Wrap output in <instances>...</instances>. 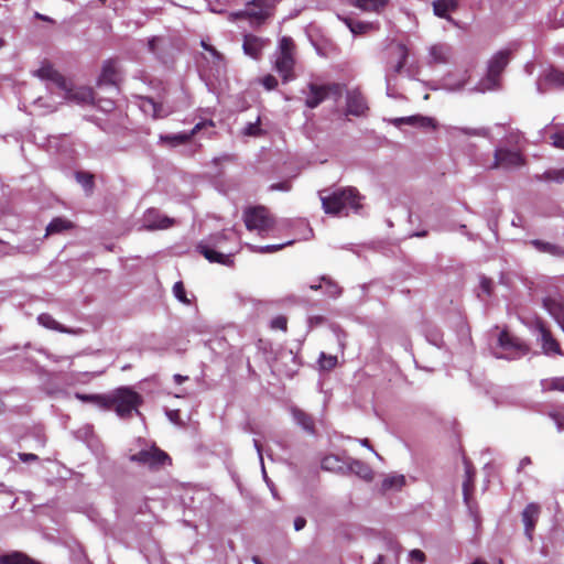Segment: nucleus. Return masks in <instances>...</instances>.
I'll return each instance as SVG.
<instances>
[{
  "label": "nucleus",
  "mask_w": 564,
  "mask_h": 564,
  "mask_svg": "<svg viewBox=\"0 0 564 564\" xmlns=\"http://www.w3.org/2000/svg\"><path fill=\"white\" fill-rule=\"evenodd\" d=\"M239 236L234 229L215 234L202 240L197 250L209 262L230 264L232 256L238 252Z\"/></svg>",
  "instance_id": "1"
},
{
  "label": "nucleus",
  "mask_w": 564,
  "mask_h": 564,
  "mask_svg": "<svg viewBox=\"0 0 564 564\" xmlns=\"http://www.w3.org/2000/svg\"><path fill=\"white\" fill-rule=\"evenodd\" d=\"M322 207L327 215L340 216L360 214L364 197L357 188L348 186L335 191L324 189L319 192Z\"/></svg>",
  "instance_id": "2"
},
{
  "label": "nucleus",
  "mask_w": 564,
  "mask_h": 564,
  "mask_svg": "<svg viewBox=\"0 0 564 564\" xmlns=\"http://www.w3.org/2000/svg\"><path fill=\"white\" fill-rule=\"evenodd\" d=\"M35 75L42 80L54 85L61 91V97L65 100L77 104H89L95 101L93 89L88 87H72L68 82L50 64H43L35 72Z\"/></svg>",
  "instance_id": "3"
},
{
  "label": "nucleus",
  "mask_w": 564,
  "mask_h": 564,
  "mask_svg": "<svg viewBox=\"0 0 564 564\" xmlns=\"http://www.w3.org/2000/svg\"><path fill=\"white\" fill-rule=\"evenodd\" d=\"M295 45L291 37L283 36L279 41L274 53V69L282 77L284 83L295 79Z\"/></svg>",
  "instance_id": "4"
},
{
  "label": "nucleus",
  "mask_w": 564,
  "mask_h": 564,
  "mask_svg": "<svg viewBox=\"0 0 564 564\" xmlns=\"http://www.w3.org/2000/svg\"><path fill=\"white\" fill-rule=\"evenodd\" d=\"M390 67L397 74H405L410 77L415 76L419 72L415 57L403 42H390Z\"/></svg>",
  "instance_id": "5"
},
{
  "label": "nucleus",
  "mask_w": 564,
  "mask_h": 564,
  "mask_svg": "<svg viewBox=\"0 0 564 564\" xmlns=\"http://www.w3.org/2000/svg\"><path fill=\"white\" fill-rule=\"evenodd\" d=\"M243 221L249 231L265 236L273 228V219L263 206L249 207L243 212Z\"/></svg>",
  "instance_id": "6"
},
{
  "label": "nucleus",
  "mask_w": 564,
  "mask_h": 564,
  "mask_svg": "<svg viewBox=\"0 0 564 564\" xmlns=\"http://www.w3.org/2000/svg\"><path fill=\"white\" fill-rule=\"evenodd\" d=\"M141 403V397L129 388H120L116 394L110 398V409L115 406V411L121 419L129 417L132 412H138Z\"/></svg>",
  "instance_id": "7"
},
{
  "label": "nucleus",
  "mask_w": 564,
  "mask_h": 564,
  "mask_svg": "<svg viewBox=\"0 0 564 564\" xmlns=\"http://www.w3.org/2000/svg\"><path fill=\"white\" fill-rule=\"evenodd\" d=\"M274 0H251L245 10L234 13L236 18H248L251 24H259L270 14Z\"/></svg>",
  "instance_id": "8"
},
{
  "label": "nucleus",
  "mask_w": 564,
  "mask_h": 564,
  "mask_svg": "<svg viewBox=\"0 0 564 564\" xmlns=\"http://www.w3.org/2000/svg\"><path fill=\"white\" fill-rule=\"evenodd\" d=\"M498 346L506 351V357L510 359L525 356L530 351L529 345L521 338L512 335L508 329L500 332Z\"/></svg>",
  "instance_id": "9"
},
{
  "label": "nucleus",
  "mask_w": 564,
  "mask_h": 564,
  "mask_svg": "<svg viewBox=\"0 0 564 564\" xmlns=\"http://www.w3.org/2000/svg\"><path fill=\"white\" fill-rule=\"evenodd\" d=\"M511 50H502L496 53L488 63L487 82L489 88L500 87V77L511 58Z\"/></svg>",
  "instance_id": "10"
},
{
  "label": "nucleus",
  "mask_w": 564,
  "mask_h": 564,
  "mask_svg": "<svg viewBox=\"0 0 564 564\" xmlns=\"http://www.w3.org/2000/svg\"><path fill=\"white\" fill-rule=\"evenodd\" d=\"M130 460L151 469H155L170 463V457L165 452L156 448L155 446H151L132 454L130 456Z\"/></svg>",
  "instance_id": "11"
},
{
  "label": "nucleus",
  "mask_w": 564,
  "mask_h": 564,
  "mask_svg": "<svg viewBox=\"0 0 564 564\" xmlns=\"http://www.w3.org/2000/svg\"><path fill=\"white\" fill-rule=\"evenodd\" d=\"M534 328L540 334V341H541V348L543 354L550 356V355H558L563 356L564 352L561 348L560 343L554 337L553 333L551 332L550 327L545 323L544 319L541 317H536L534 319Z\"/></svg>",
  "instance_id": "12"
},
{
  "label": "nucleus",
  "mask_w": 564,
  "mask_h": 564,
  "mask_svg": "<svg viewBox=\"0 0 564 564\" xmlns=\"http://www.w3.org/2000/svg\"><path fill=\"white\" fill-rule=\"evenodd\" d=\"M527 160L520 151L509 150L507 148H497L494 154L491 169H513L525 165Z\"/></svg>",
  "instance_id": "13"
},
{
  "label": "nucleus",
  "mask_w": 564,
  "mask_h": 564,
  "mask_svg": "<svg viewBox=\"0 0 564 564\" xmlns=\"http://www.w3.org/2000/svg\"><path fill=\"white\" fill-rule=\"evenodd\" d=\"M310 94L306 98V106L308 108H316L328 94H333L336 97H340L344 86L340 84H330L326 86H318L310 84Z\"/></svg>",
  "instance_id": "14"
},
{
  "label": "nucleus",
  "mask_w": 564,
  "mask_h": 564,
  "mask_svg": "<svg viewBox=\"0 0 564 564\" xmlns=\"http://www.w3.org/2000/svg\"><path fill=\"white\" fill-rule=\"evenodd\" d=\"M541 507L535 502L527 505V507L523 509L521 513L522 523L524 525V534L529 539V541L533 540V533L535 530V525L539 521Z\"/></svg>",
  "instance_id": "15"
},
{
  "label": "nucleus",
  "mask_w": 564,
  "mask_h": 564,
  "mask_svg": "<svg viewBox=\"0 0 564 564\" xmlns=\"http://www.w3.org/2000/svg\"><path fill=\"white\" fill-rule=\"evenodd\" d=\"M174 220L161 215L155 209H149L143 216L142 227L148 230L166 229L173 225Z\"/></svg>",
  "instance_id": "16"
},
{
  "label": "nucleus",
  "mask_w": 564,
  "mask_h": 564,
  "mask_svg": "<svg viewBox=\"0 0 564 564\" xmlns=\"http://www.w3.org/2000/svg\"><path fill=\"white\" fill-rule=\"evenodd\" d=\"M120 79V72L117 65L109 61L104 64L98 85L115 88Z\"/></svg>",
  "instance_id": "17"
},
{
  "label": "nucleus",
  "mask_w": 564,
  "mask_h": 564,
  "mask_svg": "<svg viewBox=\"0 0 564 564\" xmlns=\"http://www.w3.org/2000/svg\"><path fill=\"white\" fill-rule=\"evenodd\" d=\"M205 126L213 127L214 124L212 121L199 122L193 128V130L189 133L181 132L176 134L161 135L160 139L161 141L167 142L171 145H180L187 142L197 131H199Z\"/></svg>",
  "instance_id": "18"
},
{
  "label": "nucleus",
  "mask_w": 564,
  "mask_h": 564,
  "mask_svg": "<svg viewBox=\"0 0 564 564\" xmlns=\"http://www.w3.org/2000/svg\"><path fill=\"white\" fill-rule=\"evenodd\" d=\"M367 105L365 98L358 90H350L347 93V111L354 116H361L365 113Z\"/></svg>",
  "instance_id": "19"
},
{
  "label": "nucleus",
  "mask_w": 564,
  "mask_h": 564,
  "mask_svg": "<svg viewBox=\"0 0 564 564\" xmlns=\"http://www.w3.org/2000/svg\"><path fill=\"white\" fill-rule=\"evenodd\" d=\"M451 57V47L447 44H434L429 50L430 64H446Z\"/></svg>",
  "instance_id": "20"
},
{
  "label": "nucleus",
  "mask_w": 564,
  "mask_h": 564,
  "mask_svg": "<svg viewBox=\"0 0 564 564\" xmlns=\"http://www.w3.org/2000/svg\"><path fill=\"white\" fill-rule=\"evenodd\" d=\"M543 307L557 322L564 323V303L561 299L546 296L543 300Z\"/></svg>",
  "instance_id": "21"
},
{
  "label": "nucleus",
  "mask_w": 564,
  "mask_h": 564,
  "mask_svg": "<svg viewBox=\"0 0 564 564\" xmlns=\"http://www.w3.org/2000/svg\"><path fill=\"white\" fill-rule=\"evenodd\" d=\"M267 42L254 35H246L243 39V52L246 55L258 58L264 48Z\"/></svg>",
  "instance_id": "22"
},
{
  "label": "nucleus",
  "mask_w": 564,
  "mask_h": 564,
  "mask_svg": "<svg viewBox=\"0 0 564 564\" xmlns=\"http://www.w3.org/2000/svg\"><path fill=\"white\" fill-rule=\"evenodd\" d=\"M346 473H351L364 480L372 479L371 468L361 460L347 458Z\"/></svg>",
  "instance_id": "23"
},
{
  "label": "nucleus",
  "mask_w": 564,
  "mask_h": 564,
  "mask_svg": "<svg viewBox=\"0 0 564 564\" xmlns=\"http://www.w3.org/2000/svg\"><path fill=\"white\" fill-rule=\"evenodd\" d=\"M535 250L543 253H549L553 257L564 258V247L541 239H532L528 242Z\"/></svg>",
  "instance_id": "24"
},
{
  "label": "nucleus",
  "mask_w": 564,
  "mask_h": 564,
  "mask_svg": "<svg viewBox=\"0 0 564 564\" xmlns=\"http://www.w3.org/2000/svg\"><path fill=\"white\" fill-rule=\"evenodd\" d=\"M542 80L552 88L564 89V70L552 66L544 73Z\"/></svg>",
  "instance_id": "25"
},
{
  "label": "nucleus",
  "mask_w": 564,
  "mask_h": 564,
  "mask_svg": "<svg viewBox=\"0 0 564 564\" xmlns=\"http://www.w3.org/2000/svg\"><path fill=\"white\" fill-rule=\"evenodd\" d=\"M391 123H393L397 127H400L403 123H409L412 126H417L422 128H435L434 119L430 117H423V116H411L406 118H395L390 120Z\"/></svg>",
  "instance_id": "26"
},
{
  "label": "nucleus",
  "mask_w": 564,
  "mask_h": 564,
  "mask_svg": "<svg viewBox=\"0 0 564 564\" xmlns=\"http://www.w3.org/2000/svg\"><path fill=\"white\" fill-rule=\"evenodd\" d=\"M37 322L41 326H43L47 329H51V330H56V332L65 333V334H77L78 333L77 330H74V329L63 326L52 315H50L47 313L40 314L37 316Z\"/></svg>",
  "instance_id": "27"
},
{
  "label": "nucleus",
  "mask_w": 564,
  "mask_h": 564,
  "mask_svg": "<svg viewBox=\"0 0 564 564\" xmlns=\"http://www.w3.org/2000/svg\"><path fill=\"white\" fill-rule=\"evenodd\" d=\"M291 413L295 423L300 425L304 431L311 434L315 432L314 421L311 415L295 406L291 409Z\"/></svg>",
  "instance_id": "28"
},
{
  "label": "nucleus",
  "mask_w": 564,
  "mask_h": 564,
  "mask_svg": "<svg viewBox=\"0 0 564 564\" xmlns=\"http://www.w3.org/2000/svg\"><path fill=\"white\" fill-rule=\"evenodd\" d=\"M462 0H435L433 3L434 13L444 19L449 18V12L455 11Z\"/></svg>",
  "instance_id": "29"
},
{
  "label": "nucleus",
  "mask_w": 564,
  "mask_h": 564,
  "mask_svg": "<svg viewBox=\"0 0 564 564\" xmlns=\"http://www.w3.org/2000/svg\"><path fill=\"white\" fill-rule=\"evenodd\" d=\"M343 21L354 35L366 34L377 29V25L371 22L354 21L350 18H343Z\"/></svg>",
  "instance_id": "30"
},
{
  "label": "nucleus",
  "mask_w": 564,
  "mask_h": 564,
  "mask_svg": "<svg viewBox=\"0 0 564 564\" xmlns=\"http://www.w3.org/2000/svg\"><path fill=\"white\" fill-rule=\"evenodd\" d=\"M349 2L367 12H380L387 6V0H349Z\"/></svg>",
  "instance_id": "31"
},
{
  "label": "nucleus",
  "mask_w": 564,
  "mask_h": 564,
  "mask_svg": "<svg viewBox=\"0 0 564 564\" xmlns=\"http://www.w3.org/2000/svg\"><path fill=\"white\" fill-rule=\"evenodd\" d=\"M346 460H341L337 456L328 455L322 460V468L335 473H346Z\"/></svg>",
  "instance_id": "32"
},
{
  "label": "nucleus",
  "mask_w": 564,
  "mask_h": 564,
  "mask_svg": "<svg viewBox=\"0 0 564 564\" xmlns=\"http://www.w3.org/2000/svg\"><path fill=\"white\" fill-rule=\"evenodd\" d=\"M76 399L83 402H91L96 404L100 409H110V397L101 395V394H84L76 393Z\"/></svg>",
  "instance_id": "33"
},
{
  "label": "nucleus",
  "mask_w": 564,
  "mask_h": 564,
  "mask_svg": "<svg viewBox=\"0 0 564 564\" xmlns=\"http://www.w3.org/2000/svg\"><path fill=\"white\" fill-rule=\"evenodd\" d=\"M540 387L543 392H564V377L542 379L540 381Z\"/></svg>",
  "instance_id": "34"
},
{
  "label": "nucleus",
  "mask_w": 564,
  "mask_h": 564,
  "mask_svg": "<svg viewBox=\"0 0 564 564\" xmlns=\"http://www.w3.org/2000/svg\"><path fill=\"white\" fill-rule=\"evenodd\" d=\"M474 488H475V470L473 467L467 466L466 471H465V480L463 482V494H464V499L466 502L470 499V497L474 492Z\"/></svg>",
  "instance_id": "35"
},
{
  "label": "nucleus",
  "mask_w": 564,
  "mask_h": 564,
  "mask_svg": "<svg viewBox=\"0 0 564 564\" xmlns=\"http://www.w3.org/2000/svg\"><path fill=\"white\" fill-rule=\"evenodd\" d=\"M0 564H34V561L21 552H12L0 557Z\"/></svg>",
  "instance_id": "36"
},
{
  "label": "nucleus",
  "mask_w": 564,
  "mask_h": 564,
  "mask_svg": "<svg viewBox=\"0 0 564 564\" xmlns=\"http://www.w3.org/2000/svg\"><path fill=\"white\" fill-rule=\"evenodd\" d=\"M72 227V223L65 218H54L46 227V236L58 234Z\"/></svg>",
  "instance_id": "37"
},
{
  "label": "nucleus",
  "mask_w": 564,
  "mask_h": 564,
  "mask_svg": "<svg viewBox=\"0 0 564 564\" xmlns=\"http://www.w3.org/2000/svg\"><path fill=\"white\" fill-rule=\"evenodd\" d=\"M322 281L324 282V286L322 285H312L311 288L313 290H317L319 288H324V292L330 296V297H337L340 295L341 293V289L333 281H330L329 279L323 276L322 278Z\"/></svg>",
  "instance_id": "38"
},
{
  "label": "nucleus",
  "mask_w": 564,
  "mask_h": 564,
  "mask_svg": "<svg viewBox=\"0 0 564 564\" xmlns=\"http://www.w3.org/2000/svg\"><path fill=\"white\" fill-rule=\"evenodd\" d=\"M293 243V240H290V241H286L284 243H279V245H267V246H253V245H247V247L252 251V252H258V253H271V252H275V251H279L281 250L282 248H284L285 246H290Z\"/></svg>",
  "instance_id": "39"
},
{
  "label": "nucleus",
  "mask_w": 564,
  "mask_h": 564,
  "mask_svg": "<svg viewBox=\"0 0 564 564\" xmlns=\"http://www.w3.org/2000/svg\"><path fill=\"white\" fill-rule=\"evenodd\" d=\"M538 181L564 182V169H554L545 171L542 175H535Z\"/></svg>",
  "instance_id": "40"
},
{
  "label": "nucleus",
  "mask_w": 564,
  "mask_h": 564,
  "mask_svg": "<svg viewBox=\"0 0 564 564\" xmlns=\"http://www.w3.org/2000/svg\"><path fill=\"white\" fill-rule=\"evenodd\" d=\"M200 45L206 52L209 53L216 66L220 68L224 61L223 55L214 46L208 44L207 41L205 40H202Z\"/></svg>",
  "instance_id": "41"
},
{
  "label": "nucleus",
  "mask_w": 564,
  "mask_h": 564,
  "mask_svg": "<svg viewBox=\"0 0 564 564\" xmlns=\"http://www.w3.org/2000/svg\"><path fill=\"white\" fill-rule=\"evenodd\" d=\"M173 294L181 303L186 305L191 304V300L186 295L183 282L178 281L173 285Z\"/></svg>",
  "instance_id": "42"
},
{
  "label": "nucleus",
  "mask_w": 564,
  "mask_h": 564,
  "mask_svg": "<svg viewBox=\"0 0 564 564\" xmlns=\"http://www.w3.org/2000/svg\"><path fill=\"white\" fill-rule=\"evenodd\" d=\"M242 133L248 137H259L262 134V129L260 128V118L258 117L254 122H249L245 128Z\"/></svg>",
  "instance_id": "43"
},
{
  "label": "nucleus",
  "mask_w": 564,
  "mask_h": 564,
  "mask_svg": "<svg viewBox=\"0 0 564 564\" xmlns=\"http://www.w3.org/2000/svg\"><path fill=\"white\" fill-rule=\"evenodd\" d=\"M164 43H165V40L163 37L153 36L152 39H150L148 41L149 52H151L152 54L159 56L160 48L164 45Z\"/></svg>",
  "instance_id": "44"
},
{
  "label": "nucleus",
  "mask_w": 564,
  "mask_h": 564,
  "mask_svg": "<svg viewBox=\"0 0 564 564\" xmlns=\"http://www.w3.org/2000/svg\"><path fill=\"white\" fill-rule=\"evenodd\" d=\"M77 182L85 188V191H90L94 185L93 175L87 173H77L76 174Z\"/></svg>",
  "instance_id": "45"
},
{
  "label": "nucleus",
  "mask_w": 564,
  "mask_h": 564,
  "mask_svg": "<svg viewBox=\"0 0 564 564\" xmlns=\"http://www.w3.org/2000/svg\"><path fill=\"white\" fill-rule=\"evenodd\" d=\"M319 365L323 369H332L337 365L336 356H327L324 352L321 354Z\"/></svg>",
  "instance_id": "46"
},
{
  "label": "nucleus",
  "mask_w": 564,
  "mask_h": 564,
  "mask_svg": "<svg viewBox=\"0 0 564 564\" xmlns=\"http://www.w3.org/2000/svg\"><path fill=\"white\" fill-rule=\"evenodd\" d=\"M406 480L404 475L392 474L390 475V489H401L405 485Z\"/></svg>",
  "instance_id": "47"
},
{
  "label": "nucleus",
  "mask_w": 564,
  "mask_h": 564,
  "mask_svg": "<svg viewBox=\"0 0 564 564\" xmlns=\"http://www.w3.org/2000/svg\"><path fill=\"white\" fill-rule=\"evenodd\" d=\"M409 557L412 564H424L426 561L424 552L419 549L412 550L409 554Z\"/></svg>",
  "instance_id": "48"
},
{
  "label": "nucleus",
  "mask_w": 564,
  "mask_h": 564,
  "mask_svg": "<svg viewBox=\"0 0 564 564\" xmlns=\"http://www.w3.org/2000/svg\"><path fill=\"white\" fill-rule=\"evenodd\" d=\"M480 290L487 296H491L494 293V282L491 279L487 276H481L480 279Z\"/></svg>",
  "instance_id": "49"
},
{
  "label": "nucleus",
  "mask_w": 564,
  "mask_h": 564,
  "mask_svg": "<svg viewBox=\"0 0 564 564\" xmlns=\"http://www.w3.org/2000/svg\"><path fill=\"white\" fill-rule=\"evenodd\" d=\"M288 319L285 316L279 315L271 321L273 329L286 330Z\"/></svg>",
  "instance_id": "50"
},
{
  "label": "nucleus",
  "mask_w": 564,
  "mask_h": 564,
  "mask_svg": "<svg viewBox=\"0 0 564 564\" xmlns=\"http://www.w3.org/2000/svg\"><path fill=\"white\" fill-rule=\"evenodd\" d=\"M253 445H254V448L257 449V453H258V456H259V459H260V463H261V469H262L263 479L270 486V480H269V478L267 476V473H265V469H264L261 445H260V443L257 440H253Z\"/></svg>",
  "instance_id": "51"
},
{
  "label": "nucleus",
  "mask_w": 564,
  "mask_h": 564,
  "mask_svg": "<svg viewBox=\"0 0 564 564\" xmlns=\"http://www.w3.org/2000/svg\"><path fill=\"white\" fill-rule=\"evenodd\" d=\"M265 89L272 90L278 86V79L273 75H267L261 80Z\"/></svg>",
  "instance_id": "52"
},
{
  "label": "nucleus",
  "mask_w": 564,
  "mask_h": 564,
  "mask_svg": "<svg viewBox=\"0 0 564 564\" xmlns=\"http://www.w3.org/2000/svg\"><path fill=\"white\" fill-rule=\"evenodd\" d=\"M142 108L144 111L152 110L153 117L155 118L161 117V115L158 111L156 105L151 99H145L142 104Z\"/></svg>",
  "instance_id": "53"
},
{
  "label": "nucleus",
  "mask_w": 564,
  "mask_h": 564,
  "mask_svg": "<svg viewBox=\"0 0 564 564\" xmlns=\"http://www.w3.org/2000/svg\"><path fill=\"white\" fill-rule=\"evenodd\" d=\"M555 148L564 150V133L557 132L551 137Z\"/></svg>",
  "instance_id": "54"
},
{
  "label": "nucleus",
  "mask_w": 564,
  "mask_h": 564,
  "mask_svg": "<svg viewBox=\"0 0 564 564\" xmlns=\"http://www.w3.org/2000/svg\"><path fill=\"white\" fill-rule=\"evenodd\" d=\"M550 416L555 421L558 430H564V414L558 412L550 413Z\"/></svg>",
  "instance_id": "55"
},
{
  "label": "nucleus",
  "mask_w": 564,
  "mask_h": 564,
  "mask_svg": "<svg viewBox=\"0 0 564 564\" xmlns=\"http://www.w3.org/2000/svg\"><path fill=\"white\" fill-rule=\"evenodd\" d=\"M271 191H284L288 192L291 189L290 182H281V183H274L270 186Z\"/></svg>",
  "instance_id": "56"
},
{
  "label": "nucleus",
  "mask_w": 564,
  "mask_h": 564,
  "mask_svg": "<svg viewBox=\"0 0 564 564\" xmlns=\"http://www.w3.org/2000/svg\"><path fill=\"white\" fill-rule=\"evenodd\" d=\"M19 458L24 463H29L36 460L37 456L35 454L19 453Z\"/></svg>",
  "instance_id": "57"
},
{
  "label": "nucleus",
  "mask_w": 564,
  "mask_h": 564,
  "mask_svg": "<svg viewBox=\"0 0 564 564\" xmlns=\"http://www.w3.org/2000/svg\"><path fill=\"white\" fill-rule=\"evenodd\" d=\"M306 525V520L303 517H297L294 520V529L295 531L302 530Z\"/></svg>",
  "instance_id": "58"
},
{
  "label": "nucleus",
  "mask_w": 564,
  "mask_h": 564,
  "mask_svg": "<svg viewBox=\"0 0 564 564\" xmlns=\"http://www.w3.org/2000/svg\"><path fill=\"white\" fill-rule=\"evenodd\" d=\"M167 416L172 422H176V417L178 416V411H169Z\"/></svg>",
  "instance_id": "59"
},
{
  "label": "nucleus",
  "mask_w": 564,
  "mask_h": 564,
  "mask_svg": "<svg viewBox=\"0 0 564 564\" xmlns=\"http://www.w3.org/2000/svg\"><path fill=\"white\" fill-rule=\"evenodd\" d=\"M185 380H187V377H184L182 375H174V381L177 384L183 383Z\"/></svg>",
  "instance_id": "60"
},
{
  "label": "nucleus",
  "mask_w": 564,
  "mask_h": 564,
  "mask_svg": "<svg viewBox=\"0 0 564 564\" xmlns=\"http://www.w3.org/2000/svg\"><path fill=\"white\" fill-rule=\"evenodd\" d=\"M520 140V134H511L510 135V142H514V143H518Z\"/></svg>",
  "instance_id": "61"
},
{
  "label": "nucleus",
  "mask_w": 564,
  "mask_h": 564,
  "mask_svg": "<svg viewBox=\"0 0 564 564\" xmlns=\"http://www.w3.org/2000/svg\"><path fill=\"white\" fill-rule=\"evenodd\" d=\"M315 321V323H322L323 321V317L321 316H316V317H311L310 318V322L313 323Z\"/></svg>",
  "instance_id": "62"
},
{
  "label": "nucleus",
  "mask_w": 564,
  "mask_h": 564,
  "mask_svg": "<svg viewBox=\"0 0 564 564\" xmlns=\"http://www.w3.org/2000/svg\"><path fill=\"white\" fill-rule=\"evenodd\" d=\"M470 564H488V563L484 560L477 558L474 562H471Z\"/></svg>",
  "instance_id": "63"
},
{
  "label": "nucleus",
  "mask_w": 564,
  "mask_h": 564,
  "mask_svg": "<svg viewBox=\"0 0 564 564\" xmlns=\"http://www.w3.org/2000/svg\"><path fill=\"white\" fill-rule=\"evenodd\" d=\"M252 562H253L254 564H263V563L261 562V560H260L258 556H253V557H252Z\"/></svg>",
  "instance_id": "64"
}]
</instances>
